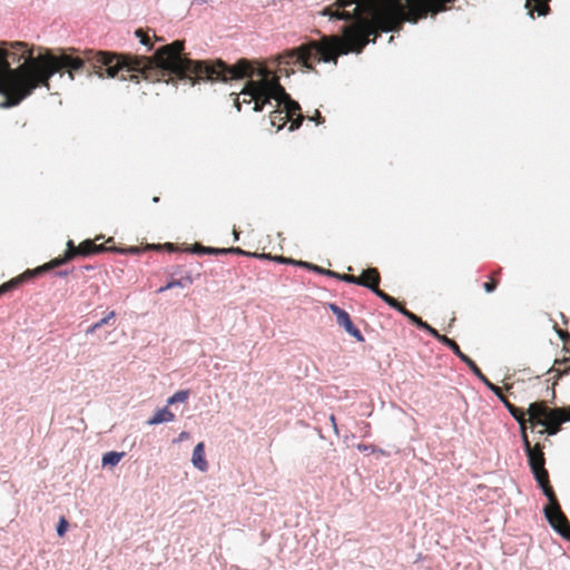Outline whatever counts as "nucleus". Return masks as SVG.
<instances>
[{
  "label": "nucleus",
  "mask_w": 570,
  "mask_h": 570,
  "mask_svg": "<svg viewBox=\"0 0 570 570\" xmlns=\"http://www.w3.org/2000/svg\"><path fill=\"white\" fill-rule=\"evenodd\" d=\"M191 253L195 254H209V255H218L222 254V248H215V247H206L200 244H195L193 248L189 249Z\"/></svg>",
  "instance_id": "393cba45"
},
{
  "label": "nucleus",
  "mask_w": 570,
  "mask_h": 570,
  "mask_svg": "<svg viewBox=\"0 0 570 570\" xmlns=\"http://www.w3.org/2000/svg\"><path fill=\"white\" fill-rule=\"evenodd\" d=\"M521 438L523 442V448L528 458L529 466L531 472L538 482L539 487L542 489L552 488L549 481V473L544 468L546 458L543 453V445L535 441L534 444H531L527 433V424L520 428Z\"/></svg>",
  "instance_id": "39448f33"
},
{
  "label": "nucleus",
  "mask_w": 570,
  "mask_h": 570,
  "mask_svg": "<svg viewBox=\"0 0 570 570\" xmlns=\"http://www.w3.org/2000/svg\"><path fill=\"white\" fill-rule=\"evenodd\" d=\"M193 284V277L187 274L178 279L169 281L165 286L158 289V293H163L165 291L171 289L174 287H187Z\"/></svg>",
  "instance_id": "4be33fe9"
},
{
  "label": "nucleus",
  "mask_w": 570,
  "mask_h": 570,
  "mask_svg": "<svg viewBox=\"0 0 570 570\" xmlns=\"http://www.w3.org/2000/svg\"><path fill=\"white\" fill-rule=\"evenodd\" d=\"M543 493L549 500V504L544 508L546 518L553 530L562 535L566 529L570 528V522L562 512L553 489H544Z\"/></svg>",
  "instance_id": "423d86ee"
},
{
  "label": "nucleus",
  "mask_w": 570,
  "mask_h": 570,
  "mask_svg": "<svg viewBox=\"0 0 570 570\" xmlns=\"http://www.w3.org/2000/svg\"><path fill=\"white\" fill-rule=\"evenodd\" d=\"M281 76L274 72L267 79H249V88H253L258 94L261 99H264L269 92L275 91L277 87H281Z\"/></svg>",
  "instance_id": "9d476101"
},
{
  "label": "nucleus",
  "mask_w": 570,
  "mask_h": 570,
  "mask_svg": "<svg viewBox=\"0 0 570 570\" xmlns=\"http://www.w3.org/2000/svg\"><path fill=\"white\" fill-rule=\"evenodd\" d=\"M185 42L176 40L159 48L154 57L132 56L110 51L85 49L78 56L62 52L53 55L49 51L41 55V87L50 88V78L61 70H66L73 79L75 72L87 71L100 78L120 77L137 83L140 80L160 82L171 75L179 79H190L193 83L200 80L223 81L252 79H267L274 73L266 66L255 63L242 58L235 65H227L222 59L191 60L183 55Z\"/></svg>",
  "instance_id": "f257e3e1"
},
{
  "label": "nucleus",
  "mask_w": 570,
  "mask_h": 570,
  "mask_svg": "<svg viewBox=\"0 0 570 570\" xmlns=\"http://www.w3.org/2000/svg\"><path fill=\"white\" fill-rule=\"evenodd\" d=\"M495 396L503 403V405L507 407L510 414L519 423L520 428L527 424L525 412L514 406L503 394L501 389L499 390V394H495Z\"/></svg>",
  "instance_id": "2eb2a0df"
},
{
  "label": "nucleus",
  "mask_w": 570,
  "mask_h": 570,
  "mask_svg": "<svg viewBox=\"0 0 570 570\" xmlns=\"http://www.w3.org/2000/svg\"><path fill=\"white\" fill-rule=\"evenodd\" d=\"M358 282L357 285L364 286L371 289L376 296H379L382 301H384L389 306H396V299L382 289H380L379 285L381 282V275L377 268L370 267L357 276Z\"/></svg>",
  "instance_id": "0eeeda50"
},
{
  "label": "nucleus",
  "mask_w": 570,
  "mask_h": 570,
  "mask_svg": "<svg viewBox=\"0 0 570 570\" xmlns=\"http://www.w3.org/2000/svg\"><path fill=\"white\" fill-rule=\"evenodd\" d=\"M124 455H125L124 452H115V451L107 452L106 454H104L101 463L104 466H106V465L115 466L119 463V461L122 459Z\"/></svg>",
  "instance_id": "b1692460"
},
{
  "label": "nucleus",
  "mask_w": 570,
  "mask_h": 570,
  "mask_svg": "<svg viewBox=\"0 0 570 570\" xmlns=\"http://www.w3.org/2000/svg\"><path fill=\"white\" fill-rule=\"evenodd\" d=\"M67 529H68V521L65 518H61L59 520V523H58V527H57L58 535H60V537L65 535Z\"/></svg>",
  "instance_id": "2f4dec72"
},
{
  "label": "nucleus",
  "mask_w": 570,
  "mask_h": 570,
  "mask_svg": "<svg viewBox=\"0 0 570 570\" xmlns=\"http://www.w3.org/2000/svg\"><path fill=\"white\" fill-rule=\"evenodd\" d=\"M188 438H189V433L184 431L179 434L178 441L187 440Z\"/></svg>",
  "instance_id": "c03bdc74"
},
{
  "label": "nucleus",
  "mask_w": 570,
  "mask_h": 570,
  "mask_svg": "<svg viewBox=\"0 0 570 570\" xmlns=\"http://www.w3.org/2000/svg\"><path fill=\"white\" fill-rule=\"evenodd\" d=\"M100 328V325H98V322L94 323L88 330H87V333L88 334H92L95 333L97 330Z\"/></svg>",
  "instance_id": "a19ab883"
},
{
  "label": "nucleus",
  "mask_w": 570,
  "mask_h": 570,
  "mask_svg": "<svg viewBox=\"0 0 570 570\" xmlns=\"http://www.w3.org/2000/svg\"><path fill=\"white\" fill-rule=\"evenodd\" d=\"M326 275H327V276H330V277H335V278H338V279H340V276H341L342 274H338V273H336V272H334V271L328 269V271H326Z\"/></svg>",
  "instance_id": "79ce46f5"
},
{
  "label": "nucleus",
  "mask_w": 570,
  "mask_h": 570,
  "mask_svg": "<svg viewBox=\"0 0 570 570\" xmlns=\"http://www.w3.org/2000/svg\"><path fill=\"white\" fill-rule=\"evenodd\" d=\"M558 334H559L560 338L564 342L570 337V335L567 331L558 330Z\"/></svg>",
  "instance_id": "ea45409f"
},
{
  "label": "nucleus",
  "mask_w": 570,
  "mask_h": 570,
  "mask_svg": "<svg viewBox=\"0 0 570 570\" xmlns=\"http://www.w3.org/2000/svg\"><path fill=\"white\" fill-rule=\"evenodd\" d=\"M549 1L550 0H527L525 7L531 17H533V11H537L539 16H546L550 10Z\"/></svg>",
  "instance_id": "6ab92c4d"
},
{
  "label": "nucleus",
  "mask_w": 570,
  "mask_h": 570,
  "mask_svg": "<svg viewBox=\"0 0 570 570\" xmlns=\"http://www.w3.org/2000/svg\"><path fill=\"white\" fill-rule=\"evenodd\" d=\"M330 420H331V423H332V425H333L334 430L337 432L336 417H335V415H334V414H332V415L330 416Z\"/></svg>",
  "instance_id": "a18cd8bd"
},
{
  "label": "nucleus",
  "mask_w": 570,
  "mask_h": 570,
  "mask_svg": "<svg viewBox=\"0 0 570 570\" xmlns=\"http://www.w3.org/2000/svg\"><path fill=\"white\" fill-rule=\"evenodd\" d=\"M282 106H283L282 110L291 119V125H289V128H288L289 131H294V130L298 129L301 127L302 122H303V119H304L303 115L301 114V106L298 105V102H296L295 100L289 98Z\"/></svg>",
  "instance_id": "f8f14e48"
},
{
  "label": "nucleus",
  "mask_w": 570,
  "mask_h": 570,
  "mask_svg": "<svg viewBox=\"0 0 570 570\" xmlns=\"http://www.w3.org/2000/svg\"><path fill=\"white\" fill-rule=\"evenodd\" d=\"M454 0H336L323 10L324 16L353 20L343 36H322L297 47V65L316 71L315 62L337 65L341 55L360 53L382 31H396L404 21L417 22L429 13L436 14Z\"/></svg>",
  "instance_id": "f03ea898"
},
{
  "label": "nucleus",
  "mask_w": 570,
  "mask_h": 570,
  "mask_svg": "<svg viewBox=\"0 0 570 570\" xmlns=\"http://www.w3.org/2000/svg\"><path fill=\"white\" fill-rule=\"evenodd\" d=\"M281 76L274 72L267 79H249V88H253L258 94L261 99H264L269 92L275 91L277 87H281Z\"/></svg>",
  "instance_id": "1a4fd4ad"
},
{
  "label": "nucleus",
  "mask_w": 570,
  "mask_h": 570,
  "mask_svg": "<svg viewBox=\"0 0 570 570\" xmlns=\"http://www.w3.org/2000/svg\"><path fill=\"white\" fill-rule=\"evenodd\" d=\"M220 253L222 254H237V255H244V256H252V254H253V253L242 249L240 247L222 248Z\"/></svg>",
  "instance_id": "c85d7f7f"
},
{
  "label": "nucleus",
  "mask_w": 570,
  "mask_h": 570,
  "mask_svg": "<svg viewBox=\"0 0 570 570\" xmlns=\"http://www.w3.org/2000/svg\"><path fill=\"white\" fill-rule=\"evenodd\" d=\"M297 266H302V267H305L307 269H311V271H314L318 274H323V275H326V271L325 268L323 267H320V266H316V265H313L311 263H307V262H298L297 263Z\"/></svg>",
  "instance_id": "c756f323"
},
{
  "label": "nucleus",
  "mask_w": 570,
  "mask_h": 570,
  "mask_svg": "<svg viewBox=\"0 0 570 570\" xmlns=\"http://www.w3.org/2000/svg\"><path fill=\"white\" fill-rule=\"evenodd\" d=\"M464 364L469 366V368L473 372L474 375L480 374L481 370L476 365V363L470 358L466 354H464L458 343L454 341L452 346L449 347Z\"/></svg>",
  "instance_id": "a211bd4d"
},
{
  "label": "nucleus",
  "mask_w": 570,
  "mask_h": 570,
  "mask_svg": "<svg viewBox=\"0 0 570 570\" xmlns=\"http://www.w3.org/2000/svg\"><path fill=\"white\" fill-rule=\"evenodd\" d=\"M328 308L336 316V322L340 326H342L351 336L356 338L358 342L364 341V336L362 335L361 331L353 324L346 311L342 309L341 307L333 303L328 304Z\"/></svg>",
  "instance_id": "6e6552de"
},
{
  "label": "nucleus",
  "mask_w": 570,
  "mask_h": 570,
  "mask_svg": "<svg viewBox=\"0 0 570 570\" xmlns=\"http://www.w3.org/2000/svg\"><path fill=\"white\" fill-rule=\"evenodd\" d=\"M269 121L276 130H281L287 122H291L288 116L282 109H275L269 115Z\"/></svg>",
  "instance_id": "aec40b11"
},
{
  "label": "nucleus",
  "mask_w": 570,
  "mask_h": 570,
  "mask_svg": "<svg viewBox=\"0 0 570 570\" xmlns=\"http://www.w3.org/2000/svg\"><path fill=\"white\" fill-rule=\"evenodd\" d=\"M189 396L188 391H178L167 400V404L171 405L178 402H186Z\"/></svg>",
  "instance_id": "a878e982"
},
{
  "label": "nucleus",
  "mask_w": 570,
  "mask_h": 570,
  "mask_svg": "<svg viewBox=\"0 0 570 570\" xmlns=\"http://www.w3.org/2000/svg\"><path fill=\"white\" fill-rule=\"evenodd\" d=\"M136 37L139 38L140 42L146 46L149 50L153 48V43L149 35L142 29H137L135 32Z\"/></svg>",
  "instance_id": "bb28decb"
},
{
  "label": "nucleus",
  "mask_w": 570,
  "mask_h": 570,
  "mask_svg": "<svg viewBox=\"0 0 570 570\" xmlns=\"http://www.w3.org/2000/svg\"><path fill=\"white\" fill-rule=\"evenodd\" d=\"M101 238L104 237L97 236L95 239H86L81 242L79 245H75L72 240H68L67 249L62 256L53 258L49 263H46L35 268L37 276L45 272L59 267L75 259L78 256L87 257L109 250H117L116 246L112 245L115 243L114 237H109L104 244H97L96 242L100 240Z\"/></svg>",
  "instance_id": "20e7f679"
},
{
  "label": "nucleus",
  "mask_w": 570,
  "mask_h": 570,
  "mask_svg": "<svg viewBox=\"0 0 570 570\" xmlns=\"http://www.w3.org/2000/svg\"><path fill=\"white\" fill-rule=\"evenodd\" d=\"M498 285H499L498 278L490 277V279L483 284V288L487 293H492L495 291Z\"/></svg>",
  "instance_id": "7c9ffc66"
},
{
  "label": "nucleus",
  "mask_w": 570,
  "mask_h": 570,
  "mask_svg": "<svg viewBox=\"0 0 570 570\" xmlns=\"http://www.w3.org/2000/svg\"><path fill=\"white\" fill-rule=\"evenodd\" d=\"M252 256L257 257L259 259H271V261H273V257H274L271 254H266V253H262V254L253 253Z\"/></svg>",
  "instance_id": "4c0bfd02"
},
{
  "label": "nucleus",
  "mask_w": 570,
  "mask_h": 570,
  "mask_svg": "<svg viewBox=\"0 0 570 570\" xmlns=\"http://www.w3.org/2000/svg\"><path fill=\"white\" fill-rule=\"evenodd\" d=\"M340 279L346 283L356 284L358 282V277L352 274H342Z\"/></svg>",
  "instance_id": "72a5a7b5"
},
{
  "label": "nucleus",
  "mask_w": 570,
  "mask_h": 570,
  "mask_svg": "<svg viewBox=\"0 0 570 570\" xmlns=\"http://www.w3.org/2000/svg\"><path fill=\"white\" fill-rule=\"evenodd\" d=\"M500 273H501V269H498L497 272H494V273L492 274V276H491V277L497 278V276H499V275H500Z\"/></svg>",
  "instance_id": "09e8293b"
},
{
  "label": "nucleus",
  "mask_w": 570,
  "mask_h": 570,
  "mask_svg": "<svg viewBox=\"0 0 570 570\" xmlns=\"http://www.w3.org/2000/svg\"><path fill=\"white\" fill-rule=\"evenodd\" d=\"M561 537H563L566 540L570 541V528L566 529V532Z\"/></svg>",
  "instance_id": "49530a36"
},
{
  "label": "nucleus",
  "mask_w": 570,
  "mask_h": 570,
  "mask_svg": "<svg viewBox=\"0 0 570 570\" xmlns=\"http://www.w3.org/2000/svg\"><path fill=\"white\" fill-rule=\"evenodd\" d=\"M191 462L195 468L199 471L205 472L208 469V463L205 458V445L203 442H199L193 451Z\"/></svg>",
  "instance_id": "dca6fc26"
},
{
  "label": "nucleus",
  "mask_w": 570,
  "mask_h": 570,
  "mask_svg": "<svg viewBox=\"0 0 570 570\" xmlns=\"http://www.w3.org/2000/svg\"><path fill=\"white\" fill-rule=\"evenodd\" d=\"M504 389H505L507 391H510V390L512 389V384H505V385H504Z\"/></svg>",
  "instance_id": "8fccbe9b"
},
{
  "label": "nucleus",
  "mask_w": 570,
  "mask_h": 570,
  "mask_svg": "<svg viewBox=\"0 0 570 570\" xmlns=\"http://www.w3.org/2000/svg\"><path fill=\"white\" fill-rule=\"evenodd\" d=\"M273 261L277 262V263H282V264H292V265H297V263L299 262V261H295L293 258L284 257V256H275V257H273Z\"/></svg>",
  "instance_id": "473e14b6"
},
{
  "label": "nucleus",
  "mask_w": 570,
  "mask_h": 570,
  "mask_svg": "<svg viewBox=\"0 0 570 570\" xmlns=\"http://www.w3.org/2000/svg\"><path fill=\"white\" fill-rule=\"evenodd\" d=\"M309 119L315 121L317 125L323 124L325 121L324 117H322V115L318 110H315L314 116L311 117Z\"/></svg>",
  "instance_id": "e433bc0d"
},
{
  "label": "nucleus",
  "mask_w": 570,
  "mask_h": 570,
  "mask_svg": "<svg viewBox=\"0 0 570 570\" xmlns=\"http://www.w3.org/2000/svg\"><path fill=\"white\" fill-rule=\"evenodd\" d=\"M483 383L484 385L490 390L492 391L494 394H499V390L501 387H499L498 385L493 384L483 373L482 371L480 372V374L476 375Z\"/></svg>",
  "instance_id": "cd10ccee"
},
{
  "label": "nucleus",
  "mask_w": 570,
  "mask_h": 570,
  "mask_svg": "<svg viewBox=\"0 0 570 570\" xmlns=\"http://www.w3.org/2000/svg\"><path fill=\"white\" fill-rule=\"evenodd\" d=\"M291 96L286 92L285 88L283 86L277 87L275 91L269 92L264 100L259 102V105L256 104V112L263 111L264 107L266 105L271 104V100L274 99L277 101V106H282L286 100H288Z\"/></svg>",
  "instance_id": "4468645a"
},
{
  "label": "nucleus",
  "mask_w": 570,
  "mask_h": 570,
  "mask_svg": "<svg viewBox=\"0 0 570 570\" xmlns=\"http://www.w3.org/2000/svg\"><path fill=\"white\" fill-rule=\"evenodd\" d=\"M161 245H148L147 248L159 249Z\"/></svg>",
  "instance_id": "de8ad7c7"
},
{
  "label": "nucleus",
  "mask_w": 570,
  "mask_h": 570,
  "mask_svg": "<svg viewBox=\"0 0 570 570\" xmlns=\"http://www.w3.org/2000/svg\"><path fill=\"white\" fill-rule=\"evenodd\" d=\"M115 316H116L115 311L109 312L107 316H105L100 321H98V325H100V327H102L104 325H107L109 323V321L111 318H114Z\"/></svg>",
  "instance_id": "f704fd0d"
},
{
  "label": "nucleus",
  "mask_w": 570,
  "mask_h": 570,
  "mask_svg": "<svg viewBox=\"0 0 570 570\" xmlns=\"http://www.w3.org/2000/svg\"><path fill=\"white\" fill-rule=\"evenodd\" d=\"M423 330L425 332H428L430 335H432L434 338H436L440 343H442L443 345H445L448 347L452 346V344L454 342V340L449 338L448 336L440 334L435 328H433L428 323L425 324V327H423Z\"/></svg>",
  "instance_id": "5701e85b"
},
{
  "label": "nucleus",
  "mask_w": 570,
  "mask_h": 570,
  "mask_svg": "<svg viewBox=\"0 0 570 570\" xmlns=\"http://www.w3.org/2000/svg\"><path fill=\"white\" fill-rule=\"evenodd\" d=\"M37 276L35 269H27L21 275L11 278L10 281L3 283L0 285V297L9 292H12L13 289L18 288L20 285H22L24 282L33 278Z\"/></svg>",
  "instance_id": "ddd939ff"
},
{
  "label": "nucleus",
  "mask_w": 570,
  "mask_h": 570,
  "mask_svg": "<svg viewBox=\"0 0 570 570\" xmlns=\"http://www.w3.org/2000/svg\"><path fill=\"white\" fill-rule=\"evenodd\" d=\"M117 250H115L116 253H130V254H138L140 253V249L138 247H129L127 249H120V248H117Z\"/></svg>",
  "instance_id": "c9c22d12"
},
{
  "label": "nucleus",
  "mask_w": 570,
  "mask_h": 570,
  "mask_svg": "<svg viewBox=\"0 0 570 570\" xmlns=\"http://www.w3.org/2000/svg\"><path fill=\"white\" fill-rule=\"evenodd\" d=\"M357 449H358L360 451H368V450H371L372 452H374V451H375L374 445H371V444H358V445H357Z\"/></svg>",
  "instance_id": "58836bf2"
},
{
  "label": "nucleus",
  "mask_w": 570,
  "mask_h": 570,
  "mask_svg": "<svg viewBox=\"0 0 570 570\" xmlns=\"http://www.w3.org/2000/svg\"><path fill=\"white\" fill-rule=\"evenodd\" d=\"M175 420V414L166 406L159 409L155 412V414L148 419V425H157L165 422H173Z\"/></svg>",
  "instance_id": "f3484780"
},
{
  "label": "nucleus",
  "mask_w": 570,
  "mask_h": 570,
  "mask_svg": "<svg viewBox=\"0 0 570 570\" xmlns=\"http://www.w3.org/2000/svg\"><path fill=\"white\" fill-rule=\"evenodd\" d=\"M531 430L538 435L537 441L544 434L556 435L562 423L570 421V407L550 409L544 401L533 402L528 409Z\"/></svg>",
  "instance_id": "7ed1b4c3"
},
{
  "label": "nucleus",
  "mask_w": 570,
  "mask_h": 570,
  "mask_svg": "<svg viewBox=\"0 0 570 570\" xmlns=\"http://www.w3.org/2000/svg\"><path fill=\"white\" fill-rule=\"evenodd\" d=\"M391 307L395 308L401 314H403L411 323L415 324L419 328L423 330V327H425L426 322L423 321L417 315H415L414 313L406 309L405 306L402 305L400 302L396 301V306H391Z\"/></svg>",
  "instance_id": "412c9836"
},
{
  "label": "nucleus",
  "mask_w": 570,
  "mask_h": 570,
  "mask_svg": "<svg viewBox=\"0 0 570 570\" xmlns=\"http://www.w3.org/2000/svg\"><path fill=\"white\" fill-rule=\"evenodd\" d=\"M164 247L169 252H174L176 249V246L173 243H166Z\"/></svg>",
  "instance_id": "37998d69"
},
{
  "label": "nucleus",
  "mask_w": 570,
  "mask_h": 570,
  "mask_svg": "<svg viewBox=\"0 0 570 570\" xmlns=\"http://www.w3.org/2000/svg\"><path fill=\"white\" fill-rule=\"evenodd\" d=\"M153 202H154V203H158V202H159V197L155 196V197L153 198Z\"/></svg>",
  "instance_id": "3c124183"
},
{
  "label": "nucleus",
  "mask_w": 570,
  "mask_h": 570,
  "mask_svg": "<svg viewBox=\"0 0 570 570\" xmlns=\"http://www.w3.org/2000/svg\"><path fill=\"white\" fill-rule=\"evenodd\" d=\"M263 99L258 97V94L253 88H249V80L245 83L242 91L236 96L235 98V107L238 111H240L242 104L250 105L253 104V110L256 112V104L259 105V102Z\"/></svg>",
  "instance_id": "9b49d317"
}]
</instances>
